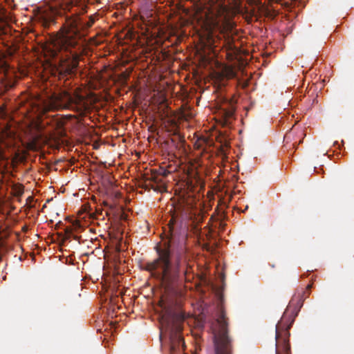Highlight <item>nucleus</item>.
<instances>
[{
    "label": "nucleus",
    "instance_id": "f257e3e1",
    "mask_svg": "<svg viewBox=\"0 0 354 354\" xmlns=\"http://www.w3.org/2000/svg\"><path fill=\"white\" fill-rule=\"evenodd\" d=\"M94 23V19L90 17L85 24L77 17H70L61 32L53 39L50 56L57 57L60 54V73L71 75L78 66L79 57L83 51L80 30L81 28H88Z\"/></svg>",
    "mask_w": 354,
    "mask_h": 354
},
{
    "label": "nucleus",
    "instance_id": "f03ea898",
    "mask_svg": "<svg viewBox=\"0 0 354 354\" xmlns=\"http://www.w3.org/2000/svg\"><path fill=\"white\" fill-rule=\"evenodd\" d=\"M165 238L162 239L165 248L159 253V257L148 265L149 270L156 272L163 280L168 283L174 282L178 277L179 269L184 259L185 252V235L180 234L174 230L173 219L165 230Z\"/></svg>",
    "mask_w": 354,
    "mask_h": 354
},
{
    "label": "nucleus",
    "instance_id": "7ed1b4c3",
    "mask_svg": "<svg viewBox=\"0 0 354 354\" xmlns=\"http://www.w3.org/2000/svg\"><path fill=\"white\" fill-rule=\"evenodd\" d=\"M160 306L162 308L160 336L163 332L168 334L171 344L170 349L174 352L180 346H184V342L180 332L182 329L180 322L184 320L185 316L180 313L173 311L171 306L167 304L163 299L160 301Z\"/></svg>",
    "mask_w": 354,
    "mask_h": 354
},
{
    "label": "nucleus",
    "instance_id": "20e7f679",
    "mask_svg": "<svg viewBox=\"0 0 354 354\" xmlns=\"http://www.w3.org/2000/svg\"><path fill=\"white\" fill-rule=\"evenodd\" d=\"M66 109L80 114H83L88 109L86 98L74 92L70 93L66 91L53 95L48 101H41L37 105V111L45 112L52 109Z\"/></svg>",
    "mask_w": 354,
    "mask_h": 354
},
{
    "label": "nucleus",
    "instance_id": "39448f33",
    "mask_svg": "<svg viewBox=\"0 0 354 354\" xmlns=\"http://www.w3.org/2000/svg\"><path fill=\"white\" fill-rule=\"evenodd\" d=\"M215 354H230V339L227 335L225 313L221 310L212 327Z\"/></svg>",
    "mask_w": 354,
    "mask_h": 354
},
{
    "label": "nucleus",
    "instance_id": "423d86ee",
    "mask_svg": "<svg viewBox=\"0 0 354 354\" xmlns=\"http://www.w3.org/2000/svg\"><path fill=\"white\" fill-rule=\"evenodd\" d=\"M57 3L55 6H58L61 10H69L73 4L72 0H55Z\"/></svg>",
    "mask_w": 354,
    "mask_h": 354
},
{
    "label": "nucleus",
    "instance_id": "0eeeda50",
    "mask_svg": "<svg viewBox=\"0 0 354 354\" xmlns=\"http://www.w3.org/2000/svg\"><path fill=\"white\" fill-rule=\"evenodd\" d=\"M234 110L233 109H223V115L226 120L231 118L233 116Z\"/></svg>",
    "mask_w": 354,
    "mask_h": 354
},
{
    "label": "nucleus",
    "instance_id": "6e6552de",
    "mask_svg": "<svg viewBox=\"0 0 354 354\" xmlns=\"http://www.w3.org/2000/svg\"><path fill=\"white\" fill-rule=\"evenodd\" d=\"M44 23L46 25H47L48 24H50L51 22L53 21L54 20V18H53V16H44Z\"/></svg>",
    "mask_w": 354,
    "mask_h": 354
},
{
    "label": "nucleus",
    "instance_id": "1a4fd4ad",
    "mask_svg": "<svg viewBox=\"0 0 354 354\" xmlns=\"http://www.w3.org/2000/svg\"><path fill=\"white\" fill-rule=\"evenodd\" d=\"M227 75L228 77H233L235 76V73L232 69H229Z\"/></svg>",
    "mask_w": 354,
    "mask_h": 354
},
{
    "label": "nucleus",
    "instance_id": "9d476101",
    "mask_svg": "<svg viewBox=\"0 0 354 354\" xmlns=\"http://www.w3.org/2000/svg\"><path fill=\"white\" fill-rule=\"evenodd\" d=\"M53 15L61 14L59 10H57V9L53 10Z\"/></svg>",
    "mask_w": 354,
    "mask_h": 354
},
{
    "label": "nucleus",
    "instance_id": "9b49d317",
    "mask_svg": "<svg viewBox=\"0 0 354 354\" xmlns=\"http://www.w3.org/2000/svg\"><path fill=\"white\" fill-rule=\"evenodd\" d=\"M188 273V270L187 269L186 270L184 271V274L185 275H187Z\"/></svg>",
    "mask_w": 354,
    "mask_h": 354
}]
</instances>
